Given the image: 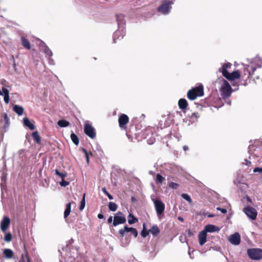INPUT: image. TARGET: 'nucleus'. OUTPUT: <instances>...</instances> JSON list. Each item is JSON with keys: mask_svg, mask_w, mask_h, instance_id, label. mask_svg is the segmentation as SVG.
Returning <instances> with one entry per match:
<instances>
[{"mask_svg": "<svg viewBox=\"0 0 262 262\" xmlns=\"http://www.w3.org/2000/svg\"><path fill=\"white\" fill-rule=\"evenodd\" d=\"M221 84L220 88L221 94L224 99H226L230 96L232 90L230 84L228 81L222 78L219 79Z\"/></svg>", "mask_w": 262, "mask_h": 262, "instance_id": "f257e3e1", "label": "nucleus"}, {"mask_svg": "<svg viewBox=\"0 0 262 262\" xmlns=\"http://www.w3.org/2000/svg\"><path fill=\"white\" fill-rule=\"evenodd\" d=\"M204 95V89L203 85L190 90L187 92V97L191 100L195 99L198 97L202 96Z\"/></svg>", "mask_w": 262, "mask_h": 262, "instance_id": "f03ea898", "label": "nucleus"}, {"mask_svg": "<svg viewBox=\"0 0 262 262\" xmlns=\"http://www.w3.org/2000/svg\"><path fill=\"white\" fill-rule=\"evenodd\" d=\"M151 198L154 202L157 215L159 219H161L160 215L165 210V205L161 200L156 199L154 196H151Z\"/></svg>", "mask_w": 262, "mask_h": 262, "instance_id": "7ed1b4c3", "label": "nucleus"}, {"mask_svg": "<svg viewBox=\"0 0 262 262\" xmlns=\"http://www.w3.org/2000/svg\"><path fill=\"white\" fill-rule=\"evenodd\" d=\"M249 257L253 260H260L262 258V250L259 248H252L247 250Z\"/></svg>", "mask_w": 262, "mask_h": 262, "instance_id": "20e7f679", "label": "nucleus"}, {"mask_svg": "<svg viewBox=\"0 0 262 262\" xmlns=\"http://www.w3.org/2000/svg\"><path fill=\"white\" fill-rule=\"evenodd\" d=\"M172 4L173 2L171 1H165L163 2L161 6L158 8V11L163 14H167L170 12V10L171 9V5Z\"/></svg>", "mask_w": 262, "mask_h": 262, "instance_id": "39448f33", "label": "nucleus"}, {"mask_svg": "<svg viewBox=\"0 0 262 262\" xmlns=\"http://www.w3.org/2000/svg\"><path fill=\"white\" fill-rule=\"evenodd\" d=\"M243 212L252 220H255L256 219L257 212L253 207L246 206L243 209Z\"/></svg>", "mask_w": 262, "mask_h": 262, "instance_id": "423d86ee", "label": "nucleus"}, {"mask_svg": "<svg viewBox=\"0 0 262 262\" xmlns=\"http://www.w3.org/2000/svg\"><path fill=\"white\" fill-rule=\"evenodd\" d=\"M126 222L125 216L121 212H117L114 217L113 225L116 226Z\"/></svg>", "mask_w": 262, "mask_h": 262, "instance_id": "0eeeda50", "label": "nucleus"}, {"mask_svg": "<svg viewBox=\"0 0 262 262\" xmlns=\"http://www.w3.org/2000/svg\"><path fill=\"white\" fill-rule=\"evenodd\" d=\"M125 232H130V233L133 234L135 237H136L138 235V231L135 228L133 227H128L126 226H124V228L121 229L119 231V233L122 237L124 236Z\"/></svg>", "mask_w": 262, "mask_h": 262, "instance_id": "6e6552de", "label": "nucleus"}, {"mask_svg": "<svg viewBox=\"0 0 262 262\" xmlns=\"http://www.w3.org/2000/svg\"><path fill=\"white\" fill-rule=\"evenodd\" d=\"M85 134L91 138L94 139L96 137L95 130L89 124H85L84 128Z\"/></svg>", "mask_w": 262, "mask_h": 262, "instance_id": "1a4fd4ad", "label": "nucleus"}, {"mask_svg": "<svg viewBox=\"0 0 262 262\" xmlns=\"http://www.w3.org/2000/svg\"><path fill=\"white\" fill-rule=\"evenodd\" d=\"M228 80L232 81L235 79H238L241 77V74L238 71H233L232 73H227L225 75H223Z\"/></svg>", "mask_w": 262, "mask_h": 262, "instance_id": "9d476101", "label": "nucleus"}, {"mask_svg": "<svg viewBox=\"0 0 262 262\" xmlns=\"http://www.w3.org/2000/svg\"><path fill=\"white\" fill-rule=\"evenodd\" d=\"M229 241L231 244L233 245H238L241 242V236L238 233L236 232L231 235L229 238Z\"/></svg>", "mask_w": 262, "mask_h": 262, "instance_id": "9b49d317", "label": "nucleus"}, {"mask_svg": "<svg viewBox=\"0 0 262 262\" xmlns=\"http://www.w3.org/2000/svg\"><path fill=\"white\" fill-rule=\"evenodd\" d=\"M10 224V220L8 216H4L1 222V229L3 232H5Z\"/></svg>", "mask_w": 262, "mask_h": 262, "instance_id": "f8f14e48", "label": "nucleus"}, {"mask_svg": "<svg viewBox=\"0 0 262 262\" xmlns=\"http://www.w3.org/2000/svg\"><path fill=\"white\" fill-rule=\"evenodd\" d=\"M125 35L124 29L119 28V30H117L115 32L113 35V40L114 42H116V39H120L123 37Z\"/></svg>", "mask_w": 262, "mask_h": 262, "instance_id": "ddd939ff", "label": "nucleus"}, {"mask_svg": "<svg viewBox=\"0 0 262 262\" xmlns=\"http://www.w3.org/2000/svg\"><path fill=\"white\" fill-rule=\"evenodd\" d=\"M199 242L201 246H203L206 242L207 233L204 230L200 232L198 235Z\"/></svg>", "mask_w": 262, "mask_h": 262, "instance_id": "4468645a", "label": "nucleus"}, {"mask_svg": "<svg viewBox=\"0 0 262 262\" xmlns=\"http://www.w3.org/2000/svg\"><path fill=\"white\" fill-rule=\"evenodd\" d=\"M220 229L217 226L213 225H207L205 226L204 231L207 233V232H218L219 231Z\"/></svg>", "mask_w": 262, "mask_h": 262, "instance_id": "2eb2a0df", "label": "nucleus"}, {"mask_svg": "<svg viewBox=\"0 0 262 262\" xmlns=\"http://www.w3.org/2000/svg\"><path fill=\"white\" fill-rule=\"evenodd\" d=\"M117 21L119 28L124 29V26L125 24V21L123 15L120 14L117 15L116 17Z\"/></svg>", "mask_w": 262, "mask_h": 262, "instance_id": "dca6fc26", "label": "nucleus"}, {"mask_svg": "<svg viewBox=\"0 0 262 262\" xmlns=\"http://www.w3.org/2000/svg\"><path fill=\"white\" fill-rule=\"evenodd\" d=\"M128 122V117L125 114H122L119 118V123L121 127L126 125Z\"/></svg>", "mask_w": 262, "mask_h": 262, "instance_id": "f3484780", "label": "nucleus"}, {"mask_svg": "<svg viewBox=\"0 0 262 262\" xmlns=\"http://www.w3.org/2000/svg\"><path fill=\"white\" fill-rule=\"evenodd\" d=\"M3 95L4 96V100L6 104H8L9 102V91L5 87H3L2 89Z\"/></svg>", "mask_w": 262, "mask_h": 262, "instance_id": "a211bd4d", "label": "nucleus"}, {"mask_svg": "<svg viewBox=\"0 0 262 262\" xmlns=\"http://www.w3.org/2000/svg\"><path fill=\"white\" fill-rule=\"evenodd\" d=\"M231 67V64L229 62L224 64L221 68L219 69V72H221L223 75H225L228 72L227 71L228 68Z\"/></svg>", "mask_w": 262, "mask_h": 262, "instance_id": "6ab92c4d", "label": "nucleus"}, {"mask_svg": "<svg viewBox=\"0 0 262 262\" xmlns=\"http://www.w3.org/2000/svg\"><path fill=\"white\" fill-rule=\"evenodd\" d=\"M178 105L180 109L184 110L186 108L188 103L185 99H180L179 100Z\"/></svg>", "mask_w": 262, "mask_h": 262, "instance_id": "aec40b11", "label": "nucleus"}, {"mask_svg": "<svg viewBox=\"0 0 262 262\" xmlns=\"http://www.w3.org/2000/svg\"><path fill=\"white\" fill-rule=\"evenodd\" d=\"M4 257L6 258H11L13 256V252L11 249H5L3 251Z\"/></svg>", "mask_w": 262, "mask_h": 262, "instance_id": "412c9836", "label": "nucleus"}, {"mask_svg": "<svg viewBox=\"0 0 262 262\" xmlns=\"http://www.w3.org/2000/svg\"><path fill=\"white\" fill-rule=\"evenodd\" d=\"M24 124L31 130H33L35 128L34 125L30 122L28 118H25L24 119Z\"/></svg>", "mask_w": 262, "mask_h": 262, "instance_id": "4be33fe9", "label": "nucleus"}, {"mask_svg": "<svg viewBox=\"0 0 262 262\" xmlns=\"http://www.w3.org/2000/svg\"><path fill=\"white\" fill-rule=\"evenodd\" d=\"M13 111L19 116L22 115L24 113V108L22 106L15 105L13 106Z\"/></svg>", "mask_w": 262, "mask_h": 262, "instance_id": "5701e85b", "label": "nucleus"}, {"mask_svg": "<svg viewBox=\"0 0 262 262\" xmlns=\"http://www.w3.org/2000/svg\"><path fill=\"white\" fill-rule=\"evenodd\" d=\"M149 232L154 235H158L160 232V230L157 225H154L152 226L150 229H149Z\"/></svg>", "mask_w": 262, "mask_h": 262, "instance_id": "b1692460", "label": "nucleus"}, {"mask_svg": "<svg viewBox=\"0 0 262 262\" xmlns=\"http://www.w3.org/2000/svg\"><path fill=\"white\" fill-rule=\"evenodd\" d=\"M45 49L43 50L44 53H45L46 57H51L52 56V52L51 50L45 45V43H42Z\"/></svg>", "mask_w": 262, "mask_h": 262, "instance_id": "393cba45", "label": "nucleus"}, {"mask_svg": "<svg viewBox=\"0 0 262 262\" xmlns=\"http://www.w3.org/2000/svg\"><path fill=\"white\" fill-rule=\"evenodd\" d=\"M71 209V203H69L66 205V208L64 212V217L67 218L70 214Z\"/></svg>", "mask_w": 262, "mask_h": 262, "instance_id": "a878e982", "label": "nucleus"}, {"mask_svg": "<svg viewBox=\"0 0 262 262\" xmlns=\"http://www.w3.org/2000/svg\"><path fill=\"white\" fill-rule=\"evenodd\" d=\"M138 222V219L135 217L132 214H129L128 216V223L130 225H132Z\"/></svg>", "mask_w": 262, "mask_h": 262, "instance_id": "bb28decb", "label": "nucleus"}, {"mask_svg": "<svg viewBox=\"0 0 262 262\" xmlns=\"http://www.w3.org/2000/svg\"><path fill=\"white\" fill-rule=\"evenodd\" d=\"M32 136L34 139V140L37 143H40V136L38 133V132L35 131L32 134Z\"/></svg>", "mask_w": 262, "mask_h": 262, "instance_id": "cd10ccee", "label": "nucleus"}, {"mask_svg": "<svg viewBox=\"0 0 262 262\" xmlns=\"http://www.w3.org/2000/svg\"><path fill=\"white\" fill-rule=\"evenodd\" d=\"M21 43L23 46L27 49H30L31 48L29 41L26 39L25 37H21Z\"/></svg>", "mask_w": 262, "mask_h": 262, "instance_id": "c85d7f7f", "label": "nucleus"}, {"mask_svg": "<svg viewBox=\"0 0 262 262\" xmlns=\"http://www.w3.org/2000/svg\"><path fill=\"white\" fill-rule=\"evenodd\" d=\"M57 124L61 127H65L68 126L70 123L66 120H60L57 122Z\"/></svg>", "mask_w": 262, "mask_h": 262, "instance_id": "c756f323", "label": "nucleus"}, {"mask_svg": "<svg viewBox=\"0 0 262 262\" xmlns=\"http://www.w3.org/2000/svg\"><path fill=\"white\" fill-rule=\"evenodd\" d=\"M71 139L73 142L76 145L79 144V139L78 137L73 133L71 135Z\"/></svg>", "mask_w": 262, "mask_h": 262, "instance_id": "7c9ffc66", "label": "nucleus"}, {"mask_svg": "<svg viewBox=\"0 0 262 262\" xmlns=\"http://www.w3.org/2000/svg\"><path fill=\"white\" fill-rule=\"evenodd\" d=\"M108 208L112 211H115L117 209V205L115 203L110 202L108 204Z\"/></svg>", "mask_w": 262, "mask_h": 262, "instance_id": "2f4dec72", "label": "nucleus"}, {"mask_svg": "<svg viewBox=\"0 0 262 262\" xmlns=\"http://www.w3.org/2000/svg\"><path fill=\"white\" fill-rule=\"evenodd\" d=\"M149 232V231H148L147 230L145 229V224H144L143 230L141 231V236L143 237H145L148 235Z\"/></svg>", "mask_w": 262, "mask_h": 262, "instance_id": "473e14b6", "label": "nucleus"}, {"mask_svg": "<svg viewBox=\"0 0 262 262\" xmlns=\"http://www.w3.org/2000/svg\"><path fill=\"white\" fill-rule=\"evenodd\" d=\"M165 180V178L163 177L160 173H158L156 175V182L159 183H162Z\"/></svg>", "mask_w": 262, "mask_h": 262, "instance_id": "72a5a7b5", "label": "nucleus"}, {"mask_svg": "<svg viewBox=\"0 0 262 262\" xmlns=\"http://www.w3.org/2000/svg\"><path fill=\"white\" fill-rule=\"evenodd\" d=\"M85 194H84L83 195L82 199L81 200V201L80 202V205L79 207V209L80 210H82L85 207Z\"/></svg>", "mask_w": 262, "mask_h": 262, "instance_id": "f704fd0d", "label": "nucleus"}, {"mask_svg": "<svg viewBox=\"0 0 262 262\" xmlns=\"http://www.w3.org/2000/svg\"><path fill=\"white\" fill-rule=\"evenodd\" d=\"M181 196L184 199L187 201L189 203H191L192 202V200H191V198L187 194L183 193V194H182Z\"/></svg>", "mask_w": 262, "mask_h": 262, "instance_id": "c9c22d12", "label": "nucleus"}, {"mask_svg": "<svg viewBox=\"0 0 262 262\" xmlns=\"http://www.w3.org/2000/svg\"><path fill=\"white\" fill-rule=\"evenodd\" d=\"M102 191L104 192V193H105L107 196L110 200L113 199V196L107 192L105 187L102 188Z\"/></svg>", "mask_w": 262, "mask_h": 262, "instance_id": "e433bc0d", "label": "nucleus"}, {"mask_svg": "<svg viewBox=\"0 0 262 262\" xmlns=\"http://www.w3.org/2000/svg\"><path fill=\"white\" fill-rule=\"evenodd\" d=\"M247 68V70L248 71L249 69L248 68H250V70H249V76H250L252 74H253V73H254V72L255 71V70H256V68H254L253 67H250L249 66H247V68H245V69Z\"/></svg>", "mask_w": 262, "mask_h": 262, "instance_id": "4c0bfd02", "label": "nucleus"}, {"mask_svg": "<svg viewBox=\"0 0 262 262\" xmlns=\"http://www.w3.org/2000/svg\"><path fill=\"white\" fill-rule=\"evenodd\" d=\"M4 239L5 241H6L7 242H10L12 239L11 234L10 233L6 234L5 237H4Z\"/></svg>", "mask_w": 262, "mask_h": 262, "instance_id": "58836bf2", "label": "nucleus"}, {"mask_svg": "<svg viewBox=\"0 0 262 262\" xmlns=\"http://www.w3.org/2000/svg\"><path fill=\"white\" fill-rule=\"evenodd\" d=\"M169 186L172 189H176L179 187V184L176 183L171 182L169 183Z\"/></svg>", "mask_w": 262, "mask_h": 262, "instance_id": "ea45409f", "label": "nucleus"}, {"mask_svg": "<svg viewBox=\"0 0 262 262\" xmlns=\"http://www.w3.org/2000/svg\"><path fill=\"white\" fill-rule=\"evenodd\" d=\"M55 173L61 178L62 179H64L66 174L62 172H59L57 169L55 170Z\"/></svg>", "mask_w": 262, "mask_h": 262, "instance_id": "a19ab883", "label": "nucleus"}, {"mask_svg": "<svg viewBox=\"0 0 262 262\" xmlns=\"http://www.w3.org/2000/svg\"><path fill=\"white\" fill-rule=\"evenodd\" d=\"M69 184V183L64 181V179H62V181L60 182V185L61 186L66 187Z\"/></svg>", "mask_w": 262, "mask_h": 262, "instance_id": "79ce46f5", "label": "nucleus"}, {"mask_svg": "<svg viewBox=\"0 0 262 262\" xmlns=\"http://www.w3.org/2000/svg\"><path fill=\"white\" fill-rule=\"evenodd\" d=\"M254 172H259L262 173V168L256 167L253 170Z\"/></svg>", "mask_w": 262, "mask_h": 262, "instance_id": "37998d69", "label": "nucleus"}, {"mask_svg": "<svg viewBox=\"0 0 262 262\" xmlns=\"http://www.w3.org/2000/svg\"><path fill=\"white\" fill-rule=\"evenodd\" d=\"M19 262H27L26 255L21 254V258Z\"/></svg>", "mask_w": 262, "mask_h": 262, "instance_id": "c03bdc74", "label": "nucleus"}, {"mask_svg": "<svg viewBox=\"0 0 262 262\" xmlns=\"http://www.w3.org/2000/svg\"><path fill=\"white\" fill-rule=\"evenodd\" d=\"M217 209L218 210H220L223 213H226L227 212V209L225 208H221L220 207H217Z\"/></svg>", "mask_w": 262, "mask_h": 262, "instance_id": "a18cd8bd", "label": "nucleus"}, {"mask_svg": "<svg viewBox=\"0 0 262 262\" xmlns=\"http://www.w3.org/2000/svg\"><path fill=\"white\" fill-rule=\"evenodd\" d=\"M129 243V240L127 239L124 243L123 242H122V245L123 246H124V247H126V246H127L128 245Z\"/></svg>", "mask_w": 262, "mask_h": 262, "instance_id": "49530a36", "label": "nucleus"}, {"mask_svg": "<svg viewBox=\"0 0 262 262\" xmlns=\"http://www.w3.org/2000/svg\"><path fill=\"white\" fill-rule=\"evenodd\" d=\"M48 59L50 64L54 65L55 64L54 61L51 57H49Z\"/></svg>", "mask_w": 262, "mask_h": 262, "instance_id": "de8ad7c7", "label": "nucleus"}, {"mask_svg": "<svg viewBox=\"0 0 262 262\" xmlns=\"http://www.w3.org/2000/svg\"><path fill=\"white\" fill-rule=\"evenodd\" d=\"M113 222V217L112 216H110L107 219L108 223H111Z\"/></svg>", "mask_w": 262, "mask_h": 262, "instance_id": "09e8293b", "label": "nucleus"}, {"mask_svg": "<svg viewBox=\"0 0 262 262\" xmlns=\"http://www.w3.org/2000/svg\"><path fill=\"white\" fill-rule=\"evenodd\" d=\"M26 258L27 262H31V260L27 254H26Z\"/></svg>", "mask_w": 262, "mask_h": 262, "instance_id": "8fccbe9b", "label": "nucleus"}, {"mask_svg": "<svg viewBox=\"0 0 262 262\" xmlns=\"http://www.w3.org/2000/svg\"><path fill=\"white\" fill-rule=\"evenodd\" d=\"M104 217V216L102 214H98V218L99 219H102Z\"/></svg>", "mask_w": 262, "mask_h": 262, "instance_id": "3c124183", "label": "nucleus"}, {"mask_svg": "<svg viewBox=\"0 0 262 262\" xmlns=\"http://www.w3.org/2000/svg\"><path fill=\"white\" fill-rule=\"evenodd\" d=\"M82 151H83V152L85 154V156H87V155L88 154V151H86V150L84 148H82Z\"/></svg>", "mask_w": 262, "mask_h": 262, "instance_id": "603ef678", "label": "nucleus"}, {"mask_svg": "<svg viewBox=\"0 0 262 262\" xmlns=\"http://www.w3.org/2000/svg\"><path fill=\"white\" fill-rule=\"evenodd\" d=\"M178 219L179 221H181L182 222H183L184 221L183 218L182 217H181V216H179L178 217Z\"/></svg>", "mask_w": 262, "mask_h": 262, "instance_id": "864d4df0", "label": "nucleus"}, {"mask_svg": "<svg viewBox=\"0 0 262 262\" xmlns=\"http://www.w3.org/2000/svg\"><path fill=\"white\" fill-rule=\"evenodd\" d=\"M183 149L185 150V151H186L188 149V146L185 145L183 146Z\"/></svg>", "mask_w": 262, "mask_h": 262, "instance_id": "5fc2aeb1", "label": "nucleus"}, {"mask_svg": "<svg viewBox=\"0 0 262 262\" xmlns=\"http://www.w3.org/2000/svg\"><path fill=\"white\" fill-rule=\"evenodd\" d=\"M24 152V150H23V149H21V150H19L18 151V154H19V155H21V154H22Z\"/></svg>", "mask_w": 262, "mask_h": 262, "instance_id": "6e6d98bb", "label": "nucleus"}, {"mask_svg": "<svg viewBox=\"0 0 262 262\" xmlns=\"http://www.w3.org/2000/svg\"><path fill=\"white\" fill-rule=\"evenodd\" d=\"M4 117H5V119L6 121H8V117H7V114H5L4 115Z\"/></svg>", "mask_w": 262, "mask_h": 262, "instance_id": "4d7b16f0", "label": "nucleus"}, {"mask_svg": "<svg viewBox=\"0 0 262 262\" xmlns=\"http://www.w3.org/2000/svg\"><path fill=\"white\" fill-rule=\"evenodd\" d=\"M87 162L89 163V155L88 154L87 156H85Z\"/></svg>", "mask_w": 262, "mask_h": 262, "instance_id": "13d9d810", "label": "nucleus"}, {"mask_svg": "<svg viewBox=\"0 0 262 262\" xmlns=\"http://www.w3.org/2000/svg\"><path fill=\"white\" fill-rule=\"evenodd\" d=\"M246 164L247 165H249L251 164V162L250 161H246Z\"/></svg>", "mask_w": 262, "mask_h": 262, "instance_id": "bf43d9fd", "label": "nucleus"}, {"mask_svg": "<svg viewBox=\"0 0 262 262\" xmlns=\"http://www.w3.org/2000/svg\"><path fill=\"white\" fill-rule=\"evenodd\" d=\"M5 179V176H2V180H3H3H4Z\"/></svg>", "mask_w": 262, "mask_h": 262, "instance_id": "052dcab7", "label": "nucleus"}, {"mask_svg": "<svg viewBox=\"0 0 262 262\" xmlns=\"http://www.w3.org/2000/svg\"><path fill=\"white\" fill-rule=\"evenodd\" d=\"M227 103L228 104V105H230L231 104V101H228L227 102Z\"/></svg>", "mask_w": 262, "mask_h": 262, "instance_id": "680f3d73", "label": "nucleus"}, {"mask_svg": "<svg viewBox=\"0 0 262 262\" xmlns=\"http://www.w3.org/2000/svg\"><path fill=\"white\" fill-rule=\"evenodd\" d=\"M3 93H2V91L0 90V95H2Z\"/></svg>", "mask_w": 262, "mask_h": 262, "instance_id": "e2e57ef3", "label": "nucleus"}]
</instances>
